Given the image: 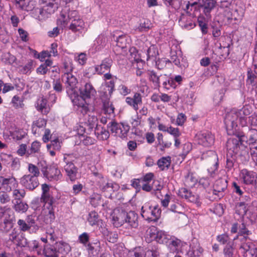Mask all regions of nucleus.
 Listing matches in <instances>:
<instances>
[{
	"label": "nucleus",
	"mask_w": 257,
	"mask_h": 257,
	"mask_svg": "<svg viewBox=\"0 0 257 257\" xmlns=\"http://www.w3.org/2000/svg\"><path fill=\"white\" fill-rule=\"evenodd\" d=\"M69 93L73 105L77 107L78 112L84 115L89 111V104L86 99L95 97L96 91L91 84L87 83L80 89V95L77 91L73 92L72 90H69Z\"/></svg>",
	"instance_id": "1"
},
{
	"label": "nucleus",
	"mask_w": 257,
	"mask_h": 257,
	"mask_svg": "<svg viewBox=\"0 0 257 257\" xmlns=\"http://www.w3.org/2000/svg\"><path fill=\"white\" fill-rule=\"evenodd\" d=\"M250 114L248 107H243L238 110L232 109L227 112L224 118V123L228 134H233L234 130L238 125L244 126L247 124V116Z\"/></svg>",
	"instance_id": "2"
},
{
	"label": "nucleus",
	"mask_w": 257,
	"mask_h": 257,
	"mask_svg": "<svg viewBox=\"0 0 257 257\" xmlns=\"http://www.w3.org/2000/svg\"><path fill=\"white\" fill-rule=\"evenodd\" d=\"M161 210L158 205L152 206L150 202L145 203L141 209L142 217L149 221H156L160 217Z\"/></svg>",
	"instance_id": "3"
},
{
	"label": "nucleus",
	"mask_w": 257,
	"mask_h": 257,
	"mask_svg": "<svg viewBox=\"0 0 257 257\" xmlns=\"http://www.w3.org/2000/svg\"><path fill=\"white\" fill-rule=\"evenodd\" d=\"M244 143H247L246 137L242 133H238L228 140L226 146L228 150L237 153L238 148L240 145L245 146Z\"/></svg>",
	"instance_id": "4"
},
{
	"label": "nucleus",
	"mask_w": 257,
	"mask_h": 257,
	"mask_svg": "<svg viewBox=\"0 0 257 257\" xmlns=\"http://www.w3.org/2000/svg\"><path fill=\"white\" fill-rule=\"evenodd\" d=\"M112 61L109 58L104 59L100 65H97L95 67H90L86 70L84 75L89 77V74H94L97 73L98 74H102L106 71L110 69Z\"/></svg>",
	"instance_id": "5"
},
{
	"label": "nucleus",
	"mask_w": 257,
	"mask_h": 257,
	"mask_svg": "<svg viewBox=\"0 0 257 257\" xmlns=\"http://www.w3.org/2000/svg\"><path fill=\"white\" fill-rule=\"evenodd\" d=\"M242 243L239 247L244 257H254L256 252V247L249 239L243 236L241 239Z\"/></svg>",
	"instance_id": "6"
},
{
	"label": "nucleus",
	"mask_w": 257,
	"mask_h": 257,
	"mask_svg": "<svg viewBox=\"0 0 257 257\" xmlns=\"http://www.w3.org/2000/svg\"><path fill=\"white\" fill-rule=\"evenodd\" d=\"M70 16L71 17V24L69 25V29L73 32H82L85 31L86 28L84 22L80 18L78 12H72Z\"/></svg>",
	"instance_id": "7"
},
{
	"label": "nucleus",
	"mask_w": 257,
	"mask_h": 257,
	"mask_svg": "<svg viewBox=\"0 0 257 257\" xmlns=\"http://www.w3.org/2000/svg\"><path fill=\"white\" fill-rule=\"evenodd\" d=\"M62 79L67 89V93L70 98L69 90H72L73 92H76L75 87L78 83L77 79L75 76L69 72H65L62 75Z\"/></svg>",
	"instance_id": "8"
},
{
	"label": "nucleus",
	"mask_w": 257,
	"mask_h": 257,
	"mask_svg": "<svg viewBox=\"0 0 257 257\" xmlns=\"http://www.w3.org/2000/svg\"><path fill=\"white\" fill-rule=\"evenodd\" d=\"M71 157V156L70 155H64V161L66 163L64 166V170L70 180L74 181L76 179L77 169L74 164L71 162V160L70 159Z\"/></svg>",
	"instance_id": "9"
},
{
	"label": "nucleus",
	"mask_w": 257,
	"mask_h": 257,
	"mask_svg": "<svg viewBox=\"0 0 257 257\" xmlns=\"http://www.w3.org/2000/svg\"><path fill=\"white\" fill-rule=\"evenodd\" d=\"M20 182L23 187L30 190H33L39 184L38 178L31 174L24 175L20 179Z\"/></svg>",
	"instance_id": "10"
},
{
	"label": "nucleus",
	"mask_w": 257,
	"mask_h": 257,
	"mask_svg": "<svg viewBox=\"0 0 257 257\" xmlns=\"http://www.w3.org/2000/svg\"><path fill=\"white\" fill-rule=\"evenodd\" d=\"M239 178L244 184L252 185L257 178V174L252 171L243 169L240 171Z\"/></svg>",
	"instance_id": "11"
},
{
	"label": "nucleus",
	"mask_w": 257,
	"mask_h": 257,
	"mask_svg": "<svg viewBox=\"0 0 257 257\" xmlns=\"http://www.w3.org/2000/svg\"><path fill=\"white\" fill-rule=\"evenodd\" d=\"M126 212L120 209H115L111 214L112 222L113 225L118 227L125 223Z\"/></svg>",
	"instance_id": "12"
},
{
	"label": "nucleus",
	"mask_w": 257,
	"mask_h": 257,
	"mask_svg": "<svg viewBox=\"0 0 257 257\" xmlns=\"http://www.w3.org/2000/svg\"><path fill=\"white\" fill-rule=\"evenodd\" d=\"M18 186V182L15 178H5L0 176V188L4 189L5 192H10Z\"/></svg>",
	"instance_id": "13"
},
{
	"label": "nucleus",
	"mask_w": 257,
	"mask_h": 257,
	"mask_svg": "<svg viewBox=\"0 0 257 257\" xmlns=\"http://www.w3.org/2000/svg\"><path fill=\"white\" fill-rule=\"evenodd\" d=\"M72 12H77L76 11H70L68 10H63L60 15L58 20L57 24L62 27H66L69 24H71V14Z\"/></svg>",
	"instance_id": "14"
},
{
	"label": "nucleus",
	"mask_w": 257,
	"mask_h": 257,
	"mask_svg": "<svg viewBox=\"0 0 257 257\" xmlns=\"http://www.w3.org/2000/svg\"><path fill=\"white\" fill-rule=\"evenodd\" d=\"M214 142L213 135L209 132L202 133L198 136V143L204 147L211 146Z\"/></svg>",
	"instance_id": "15"
},
{
	"label": "nucleus",
	"mask_w": 257,
	"mask_h": 257,
	"mask_svg": "<svg viewBox=\"0 0 257 257\" xmlns=\"http://www.w3.org/2000/svg\"><path fill=\"white\" fill-rule=\"evenodd\" d=\"M125 102L137 112L139 109V105L142 103L141 95L139 93L136 92L134 94L133 97H126Z\"/></svg>",
	"instance_id": "16"
},
{
	"label": "nucleus",
	"mask_w": 257,
	"mask_h": 257,
	"mask_svg": "<svg viewBox=\"0 0 257 257\" xmlns=\"http://www.w3.org/2000/svg\"><path fill=\"white\" fill-rule=\"evenodd\" d=\"M203 250L197 240H193L190 245L188 255L190 257H199L202 254Z\"/></svg>",
	"instance_id": "17"
},
{
	"label": "nucleus",
	"mask_w": 257,
	"mask_h": 257,
	"mask_svg": "<svg viewBox=\"0 0 257 257\" xmlns=\"http://www.w3.org/2000/svg\"><path fill=\"white\" fill-rule=\"evenodd\" d=\"M125 223L131 228H136L139 226L138 215L134 211L126 213Z\"/></svg>",
	"instance_id": "18"
},
{
	"label": "nucleus",
	"mask_w": 257,
	"mask_h": 257,
	"mask_svg": "<svg viewBox=\"0 0 257 257\" xmlns=\"http://www.w3.org/2000/svg\"><path fill=\"white\" fill-rule=\"evenodd\" d=\"M46 125V120L42 118H39L34 121L32 125V133L36 136H39L41 135L43 128Z\"/></svg>",
	"instance_id": "19"
},
{
	"label": "nucleus",
	"mask_w": 257,
	"mask_h": 257,
	"mask_svg": "<svg viewBox=\"0 0 257 257\" xmlns=\"http://www.w3.org/2000/svg\"><path fill=\"white\" fill-rule=\"evenodd\" d=\"M179 195L189 201L195 203H199V198L197 195L193 194L191 192L185 188L180 189L179 191Z\"/></svg>",
	"instance_id": "20"
},
{
	"label": "nucleus",
	"mask_w": 257,
	"mask_h": 257,
	"mask_svg": "<svg viewBox=\"0 0 257 257\" xmlns=\"http://www.w3.org/2000/svg\"><path fill=\"white\" fill-rule=\"evenodd\" d=\"M166 244L170 252L175 253L178 251L181 245V241L175 237L171 236Z\"/></svg>",
	"instance_id": "21"
},
{
	"label": "nucleus",
	"mask_w": 257,
	"mask_h": 257,
	"mask_svg": "<svg viewBox=\"0 0 257 257\" xmlns=\"http://www.w3.org/2000/svg\"><path fill=\"white\" fill-rule=\"evenodd\" d=\"M89 113L90 111L89 110L86 114L83 115L85 116L84 123L87 125L90 128H92L97 126L98 120L94 113Z\"/></svg>",
	"instance_id": "22"
},
{
	"label": "nucleus",
	"mask_w": 257,
	"mask_h": 257,
	"mask_svg": "<svg viewBox=\"0 0 257 257\" xmlns=\"http://www.w3.org/2000/svg\"><path fill=\"white\" fill-rule=\"evenodd\" d=\"M4 223L9 228L12 227V223L14 220V215L10 208H7L3 213Z\"/></svg>",
	"instance_id": "23"
},
{
	"label": "nucleus",
	"mask_w": 257,
	"mask_h": 257,
	"mask_svg": "<svg viewBox=\"0 0 257 257\" xmlns=\"http://www.w3.org/2000/svg\"><path fill=\"white\" fill-rule=\"evenodd\" d=\"M36 108L38 110L44 114H47L50 110V107L47 104V101L43 97H40L38 99Z\"/></svg>",
	"instance_id": "24"
},
{
	"label": "nucleus",
	"mask_w": 257,
	"mask_h": 257,
	"mask_svg": "<svg viewBox=\"0 0 257 257\" xmlns=\"http://www.w3.org/2000/svg\"><path fill=\"white\" fill-rule=\"evenodd\" d=\"M150 80L152 82L156 87H160L161 81L165 80L167 78L166 75H158L156 72L152 71L149 73Z\"/></svg>",
	"instance_id": "25"
},
{
	"label": "nucleus",
	"mask_w": 257,
	"mask_h": 257,
	"mask_svg": "<svg viewBox=\"0 0 257 257\" xmlns=\"http://www.w3.org/2000/svg\"><path fill=\"white\" fill-rule=\"evenodd\" d=\"M55 247L57 252L62 254H67L71 250L70 245L68 243L63 241L56 242Z\"/></svg>",
	"instance_id": "26"
},
{
	"label": "nucleus",
	"mask_w": 257,
	"mask_h": 257,
	"mask_svg": "<svg viewBox=\"0 0 257 257\" xmlns=\"http://www.w3.org/2000/svg\"><path fill=\"white\" fill-rule=\"evenodd\" d=\"M43 4L45 5L43 7L49 11V13H54L58 8L57 0H41Z\"/></svg>",
	"instance_id": "27"
},
{
	"label": "nucleus",
	"mask_w": 257,
	"mask_h": 257,
	"mask_svg": "<svg viewBox=\"0 0 257 257\" xmlns=\"http://www.w3.org/2000/svg\"><path fill=\"white\" fill-rule=\"evenodd\" d=\"M17 4L21 9L30 11L34 8L35 2L33 0H19Z\"/></svg>",
	"instance_id": "28"
},
{
	"label": "nucleus",
	"mask_w": 257,
	"mask_h": 257,
	"mask_svg": "<svg viewBox=\"0 0 257 257\" xmlns=\"http://www.w3.org/2000/svg\"><path fill=\"white\" fill-rule=\"evenodd\" d=\"M171 60L176 65L179 67H186L187 66L186 59L184 58L181 55H173L171 56Z\"/></svg>",
	"instance_id": "29"
},
{
	"label": "nucleus",
	"mask_w": 257,
	"mask_h": 257,
	"mask_svg": "<svg viewBox=\"0 0 257 257\" xmlns=\"http://www.w3.org/2000/svg\"><path fill=\"white\" fill-rule=\"evenodd\" d=\"M57 252L56 247L54 248L50 244H47L44 246L43 254L46 257H58L56 254Z\"/></svg>",
	"instance_id": "30"
},
{
	"label": "nucleus",
	"mask_w": 257,
	"mask_h": 257,
	"mask_svg": "<svg viewBox=\"0 0 257 257\" xmlns=\"http://www.w3.org/2000/svg\"><path fill=\"white\" fill-rule=\"evenodd\" d=\"M159 230L154 226H151L147 229L146 232L145 236L149 241L156 240Z\"/></svg>",
	"instance_id": "31"
},
{
	"label": "nucleus",
	"mask_w": 257,
	"mask_h": 257,
	"mask_svg": "<svg viewBox=\"0 0 257 257\" xmlns=\"http://www.w3.org/2000/svg\"><path fill=\"white\" fill-rule=\"evenodd\" d=\"M171 236L168 234L165 231L159 230L158 232L156 240L160 243H165L168 242Z\"/></svg>",
	"instance_id": "32"
},
{
	"label": "nucleus",
	"mask_w": 257,
	"mask_h": 257,
	"mask_svg": "<svg viewBox=\"0 0 257 257\" xmlns=\"http://www.w3.org/2000/svg\"><path fill=\"white\" fill-rule=\"evenodd\" d=\"M106 42V37L103 34H100L96 38L93 45L96 49L99 50L105 46Z\"/></svg>",
	"instance_id": "33"
},
{
	"label": "nucleus",
	"mask_w": 257,
	"mask_h": 257,
	"mask_svg": "<svg viewBox=\"0 0 257 257\" xmlns=\"http://www.w3.org/2000/svg\"><path fill=\"white\" fill-rule=\"evenodd\" d=\"M157 164L162 170L167 169L171 164V158L169 156L163 157L158 160Z\"/></svg>",
	"instance_id": "34"
},
{
	"label": "nucleus",
	"mask_w": 257,
	"mask_h": 257,
	"mask_svg": "<svg viewBox=\"0 0 257 257\" xmlns=\"http://www.w3.org/2000/svg\"><path fill=\"white\" fill-rule=\"evenodd\" d=\"M28 205L22 201H17L14 205V209L16 211L19 213H25L28 210Z\"/></svg>",
	"instance_id": "35"
},
{
	"label": "nucleus",
	"mask_w": 257,
	"mask_h": 257,
	"mask_svg": "<svg viewBox=\"0 0 257 257\" xmlns=\"http://www.w3.org/2000/svg\"><path fill=\"white\" fill-rule=\"evenodd\" d=\"M54 202H46L43 203V211L45 214L50 215V218H54V208L53 204Z\"/></svg>",
	"instance_id": "36"
},
{
	"label": "nucleus",
	"mask_w": 257,
	"mask_h": 257,
	"mask_svg": "<svg viewBox=\"0 0 257 257\" xmlns=\"http://www.w3.org/2000/svg\"><path fill=\"white\" fill-rule=\"evenodd\" d=\"M62 177L60 170L56 168H51L50 170L48 178L51 180L57 181Z\"/></svg>",
	"instance_id": "37"
},
{
	"label": "nucleus",
	"mask_w": 257,
	"mask_h": 257,
	"mask_svg": "<svg viewBox=\"0 0 257 257\" xmlns=\"http://www.w3.org/2000/svg\"><path fill=\"white\" fill-rule=\"evenodd\" d=\"M26 135V132L22 130L16 129L14 131L10 132V136L16 140H22Z\"/></svg>",
	"instance_id": "38"
},
{
	"label": "nucleus",
	"mask_w": 257,
	"mask_h": 257,
	"mask_svg": "<svg viewBox=\"0 0 257 257\" xmlns=\"http://www.w3.org/2000/svg\"><path fill=\"white\" fill-rule=\"evenodd\" d=\"M216 2L215 0H205L202 7L204 11L206 13H209L216 6Z\"/></svg>",
	"instance_id": "39"
},
{
	"label": "nucleus",
	"mask_w": 257,
	"mask_h": 257,
	"mask_svg": "<svg viewBox=\"0 0 257 257\" xmlns=\"http://www.w3.org/2000/svg\"><path fill=\"white\" fill-rule=\"evenodd\" d=\"M74 60L80 65H84L86 63L87 58L85 53H75L74 56Z\"/></svg>",
	"instance_id": "40"
},
{
	"label": "nucleus",
	"mask_w": 257,
	"mask_h": 257,
	"mask_svg": "<svg viewBox=\"0 0 257 257\" xmlns=\"http://www.w3.org/2000/svg\"><path fill=\"white\" fill-rule=\"evenodd\" d=\"M158 55V51L157 50V48L154 46H151L147 50V59L148 60L149 59H153V60H156L157 56Z\"/></svg>",
	"instance_id": "41"
},
{
	"label": "nucleus",
	"mask_w": 257,
	"mask_h": 257,
	"mask_svg": "<svg viewBox=\"0 0 257 257\" xmlns=\"http://www.w3.org/2000/svg\"><path fill=\"white\" fill-rule=\"evenodd\" d=\"M197 183V179L192 174H189L185 179L184 183L188 187H194Z\"/></svg>",
	"instance_id": "42"
},
{
	"label": "nucleus",
	"mask_w": 257,
	"mask_h": 257,
	"mask_svg": "<svg viewBox=\"0 0 257 257\" xmlns=\"http://www.w3.org/2000/svg\"><path fill=\"white\" fill-rule=\"evenodd\" d=\"M116 46L121 49H125L128 44L127 40V37L125 35L119 36L116 41Z\"/></svg>",
	"instance_id": "43"
},
{
	"label": "nucleus",
	"mask_w": 257,
	"mask_h": 257,
	"mask_svg": "<svg viewBox=\"0 0 257 257\" xmlns=\"http://www.w3.org/2000/svg\"><path fill=\"white\" fill-rule=\"evenodd\" d=\"M26 195V191L23 189H16L13 190V197L15 200H20Z\"/></svg>",
	"instance_id": "44"
},
{
	"label": "nucleus",
	"mask_w": 257,
	"mask_h": 257,
	"mask_svg": "<svg viewBox=\"0 0 257 257\" xmlns=\"http://www.w3.org/2000/svg\"><path fill=\"white\" fill-rule=\"evenodd\" d=\"M236 213L240 216H243L246 211V205L243 202H240L236 205Z\"/></svg>",
	"instance_id": "45"
},
{
	"label": "nucleus",
	"mask_w": 257,
	"mask_h": 257,
	"mask_svg": "<svg viewBox=\"0 0 257 257\" xmlns=\"http://www.w3.org/2000/svg\"><path fill=\"white\" fill-rule=\"evenodd\" d=\"M98 220V215L97 212L95 211L90 212L87 218V221L89 223L90 225L93 226L95 225Z\"/></svg>",
	"instance_id": "46"
},
{
	"label": "nucleus",
	"mask_w": 257,
	"mask_h": 257,
	"mask_svg": "<svg viewBox=\"0 0 257 257\" xmlns=\"http://www.w3.org/2000/svg\"><path fill=\"white\" fill-rule=\"evenodd\" d=\"M28 169L29 173L33 176H35L36 178H38L40 174L39 168L33 164H29Z\"/></svg>",
	"instance_id": "47"
},
{
	"label": "nucleus",
	"mask_w": 257,
	"mask_h": 257,
	"mask_svg": "<svg viewBox=\"0 0 257 257\" xmlns=\"http://www.w3.org/2000/svg\"><path fill=\"white\" fill-rule=\"evenodd\" d=\"M119 188L118 184L114 182H108L103 187V189L107 191H117Z\"/></svg>",
	"instance_id": "48"
},
{
	"label": "nucleus",
	"mask_w": 257,
	"mask_h": 257,
	"mask_svg": "<svg viewBox=\"0 0 257 257\" xmlns=\"http://www.w3.org/2000/svg\"><path fill=\"white\" fill-rule=\"evenodd\" d=\"M95 135L98 139L101 140H106L109 137V132L103 128H102L100 132H95Z\"/></svg>",
	"instance_id": "49"
},
{
	"label": "nucleus",
	"mask_w": 257,
	"mask_h": 257,
	"mask_svg": "<svg viewBox=\"0 0 257 257\" xmlns=\"http://www.w3.org/2000/svg\"><path fill=\"white\" fill-rule=\"evenodd\" d=\"M80 139L81 143L85 146L92 145L94 144L96 142L95 139L88 136H82Z\"/></svg>",
	"instance_id": "50"
},
{
	"label": "nucleus",
	"mask_w": 257,
	"mask_h": 257,
	"mask_svg": "<svg viewBox=\"0 0 257 257\" xmlns=\"http://www.w3.org/2000/svg\"><path fill=\"white\" fill-rule=\"evenodd\" d=\"M90 203L94 207L101 203V196L97 193H93L90 197Z\"/></svg>",
	"instance_id": "51"
},
{
	"label": "nucleus",
	"mask_w": 257,
	"mask_h": 257,
	"mask_svg": "<svg viewBox=\"0 0 257 257\" xmlns=\"http://www.w3.org/2000/svg\"><path fill=\"white\" fill-rule=\"evenodd\" d=\"M113 85L112 86L108 85L105 84L104 85H102L101 87V91H102L104 93V95L106 96H108L111 95L113 91Z\"/></svg>",
	"instance_id": "52"
},
{
	"label": "nucleus",
	"mask_w": 257,
	"mask_h": 257,
	"mask_svg": "<svg viewBox=\"0 0 257 257\" xmlns=\"http://www.w3.org/2000/svg\"><path fill=\"white\" fill-rule=\"evenodd\" d=\"M155 61L156 65L160 69H163L167 66V64H170L171 63L168 59L165 58L159 59L158 60L156 59Z\"/></svg>",
	"instance_id": "53"
},
{
	"label": "nucleus",
	"mask_w": 257,
	"mask_h": 257,
	"mask_svg": "<svg viewBox=\"0 0 257 257\" xmlns=\"http://www.w3.org/2000/svg\"><path fill=\"white\" fill-rule=\"evenodd\" d=\"M103 111L105 114L110 115L113 113L114 107L112 104L108 102H104L103 104Z\"/></svg>",
	"instance_id": "54"
},
{
	"label": "nucleus",
	"mask_w": 257,
	"mask_h": 257,
	"mask_svg": "<svg viewBox=\"0 0 257 257\" xmlns=\"http://www.w3.org/2000/svg\"><path fill=\"white\" fill-rule=\"evenodd\" d=\"M12 103L13 106L16 108L22 107L24 105L22 100L17 95L13 97Z\"/></svg>",
	"instance_id": "55"
},
{
	"label": "nucleus",
	"mask_w": 257,
	"mask_h": 257,
	"mask_svg": "<svg viewBox=\"0 0 257 257\" xmlns=\"http://www.w3.org/2000/svg\"><path fill=\"white\" fill-rule=\"evenodd\" d=\"M163 85L164 88L167 90H169L171 87L173 88L176 87L174 80L172 78L169 79L168 80H167V79L163 80Z\"/></svg>",
	"instance_id": "56"
},
{
	"label": "nucleus",
	"mask_w": 257,
	"mask_h": 257,
	"mask_svg": "<svg viewBox=\"0 0 257 257\" xmlns=\"http://www.w3.org/2000/svg\"><path fill=\"white\" fill-rule=\"evenodd\" d=\"M17 224L20 229L22 231H27L31 228L27 222L23 219L18 220Z\"/></svg>",
	"instance_id": "57"
},
{
	"label": "nucleus",
	"mask_w": 257,
	"mask_h": 257,
	"mask_svg": "<svg viewBox=\"0 0 257 257\" xmlns=\"http://www.w3.org/2000/svg\"><path fill=\"white\" fill-rule=\"evenodd\" d=\"M224 257H233V248L230 244H227L223 250Z\"/></svg>",
	"instance_id": "58"
},
{
	"label": "nucleus",
	"mask_w": 257,
	"mask_h": 257,
	"mask_svg": "<svg viewBox=\"0 0 257 257\" xmlns=\"http://www.w3.org/2000/svg\"><path fill=\"white\" fill-rule=\"evenodd\" d=\"M119 126V123H118L115 121H111L108 124V127L110 131L115 136L117 134V129L118 128Z\"/></svg>",
	"instance_id": "59"
},
{
	"label": "nucleus",
	"mask_w": 257,
	"mask_h": 257,
	"mask_svg": "<svg viewBox=\"0 0 257 257\" xmlns=\"http://www.w3.org/2000/svg\"><path fill=\"white\" fill-rule=\"evenodd\" d=\"M40 200L42 203L54 202V198L50 193L42 194Z\"/></svg>",
	"instance_id": "60"
},
{
	"label": "nucleus",
	"mask_w": 257,
	"mask_h": 257,
	"mask_svg": "<svg viewBox=\"0 0 257 257\" xmlns=\"http://www.w3.org/2000/svg\"><path fill=\"white\" fill-rule=\"evenodd\" d=\"M31 11H32L31 13V16L34 18L38 20L39 21H40V19H43L41 16H40L41 15V13H42L41 8H34Z\"/></svg>",
	"instance_id": "61"
},
{
	"label": "nucleus",
	"mask_w": 257,
	"mask_h": 257,
	"mask_svg": "<svg viewBox=\"0 0 257 257\" xmlns=\"http://www.w3.org/2000/svg\"><path fill=\"white\" fill-rule=\"evenodd\" d=\"M10 201V196L7 192L0 191V202L2 204H6Z\"/></svg>",
	"instance_id": "62"
},
{
	"label": "nucleus",
	"mask_w": 257,
	"mask_h": 257,
	"mask_svg": "<svg viewBox=\"0 0 257 257\" xmlns=\"http://www.w3.org/2000/svg\"><path fill=\"white\" fill-rule=\"evenodd\" d=\"M250 133L249 138L248 140H247V142L248 141L249 144L253 145L257 143V132L255 131H250Z\"/></svg>",
	"instance_id": "63"
},
{
	"label": "nucleus",
	"mask_w": 257,
	"mask_h": 257,
	"mask_svg": "<svg viewBox=\"0 0 257 257\" xmlns=\"http://www.w3.org/2000/svg\"><path fill=\"white\" fill-rule=\"evenodd\" d=\"M171 198V196L169 194H166L161 200V205L165 208L167 207Z\"/></svg>",
	"instance_id": "64"
}]
</instances>
